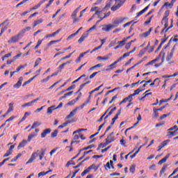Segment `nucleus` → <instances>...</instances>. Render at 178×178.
<instances>
[{"label":"nucleus","instance_id":"8fccbe9b","mask_svg":"<svg viewBox=\"0 0 178 178\" xmlns=\"http://www.w3.org/2000/svg\"><path fill=\"white\" fill-rule=\"evenodd\" d=\"M108 143H107V141H106V143H100L99 145V148H105V147H106V145H108Z\"/></svg>","mask_w":178,"mask_h":178},{"label":"nucleus","instance_id":"052dcab7","mask_svg":"<svg viewBox=\"0 0 178 178\" xmlns=\"http://www.w3.org/2000/svg\"><path fill=\"white\" fill-rule=\"evenodd\" d=\"M10 112H13V107L10 106L6 112V115H9V113H10Z\"/></svg>","mask_w":178,"mask_h":178},{"label":"nucleus","instance_id":"6ab92c4d","mask_svg":"<svg viewBox=\"0 0 178 178\" xmlns=\"http://www.w3.org/2000/svg\"><path fill=\"white\" fill-rule=\"evenodd\" d=\"M27 143H28L27 140H23L22 141V143H20L18 145L17 149H20V148H24V147H26V144H27Z\"/></svg>","mask_w":178,"mask_h":178},{"label":"nucleus","instance_id":"79ce46f5","mask_svg":"<svg viewBox=\"0 0 178 178\" xmlns=\"http://www.w3.org/2000/svg\"><path fill=\"white\" fill-rule=\"evenodd\" d=\"M42 23V19H38L36 21H34L33 27H36V26H38V24H41Z\"/></svg>","mask_w":178,"mask_h":178},{"label":"nucleus","instance_id":"b1692460","mask_svg":"<svg viewBox=\"0 0 178 178\" xmlns=\"http://www.w3.org/2000/svg\"><path fill=\"white\" fill-rule=\"evenodd\" d=\"M113 165V161L111 160L109 162H107L104 165L105 169L108 168V169H111V166Z\"/></svg>","mask_w":178,"mask_h":178},{"label":"nucleus","instance_id":"338daca9","mask_svg":"<svg viewBox=\"0 0 178 178\" xmlns=\"http://www.w3.org/2000/svg\"><path fill=\"white\" fill-rule=\"evenodd\" d=\"M143 13H145V12L143 10H140L137 13L136 17H140V16H141Z\"/></svg>","mask_w":178,"mask_h":178},{"label":"nucleus","instance_id":"ea45409f","mask_svg":"<svg viewBox=\"0 0 178 178\" xmlns=\"http://www.w3.org/2000/svg\"><path fill=\"white\" fill-rule=\"evenodd\" d=\"M88 104H90V98L86 101V102L83 103V104H81L80 106H79L78 108H79V109H83V108H84V106H86V105Z\"/></svg>","mask_w":178,"mask_h":178},{"label":"nucleus","instance_id":"f03ea898","mask_svg":"<svg viewBox=\"0 0 178 178\" xmlns=\"http://www.w3.org/2000/svg\"><path fill=\"white\" fill-rule=\"evenodd\" d=\"M125 19H126L125 17H124V18H119V17L115 18V19L113 22V24L114 27H118L119 24L123 23V22H124Z\"/></svg>","mask_w":178,"mask_h":178},{"label":"nucleus","instance_id":"bb28decb","mask_svg":"<svg viewBox=\"0 0 178 178\" xmlns=\"http://www.w3.org/2000/svg\"><path fill=\"white\" fill-rule=\"evenodd\" d=\"M45 151H47L46 149H42L41 153L39 155L40 161H42V158H44V155H45Z\"/></svg>","mask_w":178,"mask_h":178},{"label":"nucleus","instance_id":"a211bd4d","mask_svg":"<svg viewBox=\"0 0 178 178\" xmlns=\"http://www.w3.org/2000/svg\"><path fill=\"white\" fill-rule=\"evenodd\" d=\"M120 113H122V108H120L118 110V113L115 115L113 118H112V122H114V123L119 119V116H120Z\"/></svg>","mask_w":178,"mask_h":178},{"label":"nucleus","instance_id":"13d9d810","mask_svg":"<svg viewBox=\"0 0 178 178\" xmlns=\"http://www.w3.org/2000/svg\"><path fill=\"white\" fill-rule=\"evenodd\" d=\"M62 29H59L56 32H54L53 33H51V35H53V37H55V35H56V34H59V33H60Z\"/></svg>","mask_w":178,"mask_h":178},{"label":"nucleus","instance_id":"7ed1b4c3","mask_svg":"<svg viewBox=\"0 0 178 178\" xmlns=\"http://www.w3.org/2000/svg\"><path fill=\"white\" fill-rule=\"evenodd\" d=\"M115 140H116V138H115V133L114 132H111L107 136V138H106V141H107V143L108 144H111V143H113V141H115Z\"/></svg>","mask_w":178,"mask_h":178},{"label":"nucleus","instance_id":"6e6552de","mask_svg":"<svg viewBox=\"0 0 178 178\" xmlns=\"http://www.w3.org/2000/svg\"><path fill=\"white\" fill-rule=\"evenodd\" d=\"M77 13H79L78 10H75L71 15L72 19L74 20L73 23H77V22H80V19L76 17V16H77Z\"/></svg>","mask_w":178,"mask_h":178},{"label":"nucleus","instance_id":"9b49d317","mask_svg":"<svg viewBox=\"0 0 178 178\" xmlns=\"http://www.w3.org/2000/svg\"><path fill=\"white\" fill-rule=\"evenodd\" d=\"M80 109V107H76L75 109L72 111L70 114L66 117V119H70V118H73L76 113H77V111Z\"/></svg>","mask_w":178,"mask_h":178},{"label":"nucleus","instance_id":"a18cd8bd","mask_svg":"<svg viewBox=\"0 0 178 178\" xmlns=\"http://www.w3.org/2000/svg\"><path fill=\"white\" fill-rule=\"evenodd\" d=\"M41 60H42V59H41V58H37V60L35 62L34 67H37V66H38L40 65V62H41Z\"/></svg>","mask_w":178,"mask_h":178},{"label":"nucleus","instance_id":"58836bf2","mask_svg":"<svg viewBox=\"0 0 178 178\" xmlns=\"http://www.w3.org/2000/svg\"><path fill=\"white\" fill-rule=\"evenodd\" d=\"M36 136H37V135H35V134H31L28 136V139L26 141L28 143H30V141H31V140H33V138H34V137H36Z\"/></svg>","mask_w":178,"mask_h":178},{"label":"nucleus","instance_id":"0eeeda50","mask_svg":"<svg viewBox=\"0 0 178 178\" xmlns=\"http://www.w3.org/2000/svg\"><path fill=\"white\" fill-rule=\"evenodd\" d=\"M89 35L90 34L88 33V32L83 33L81 38L78 40L79 44H81L84 41V40H86V38H88Z\"/></svg>","mask_w":178,"mask_h":178},{"label":"nucleus","instance_id":"9d476101","mask_svg":"<svg viewBox=\"0 0 178 178\" xmlns=\"http://www.w3.org/2000/svg\"><path fill=\"white\" fill-rule=\"evenodd\" d=\"M51 131H52V129H46L43 132L41 133V138H45L47 137V134H51Z\"/></svg>","mask_w":178,"mask_h":178},{"label":"nucleus","instance_id":"dca6fc26","mask_svg":"<svg viewBox=\"0 0 178 178\" xmlns=\"http://www.w3.org/2000/svg\"><path fill=\"white\" fill-rule=\"evenodd\" d=\"M88 169L89 170V172L92 170H95V172H97L98 169H99V165H96L95 164H92L88 168Z\"/></svg>","mask_w":178,"mask_h":178},{"label":"nucleus","instance_id":"774afa93","mask_svg":"<svg viewBox=\"0 0 178 178\" xmlns=\"http://www.w3.org/2000/svg\"><path fill=\"white\" fill-rule=\"evenodd\" d=\"M49 79H51V76H48L46 79H42L41 81L42 83H47V81H49Z\"/></svg>","mask_w":178,"mask_h":178},{"label":"nucleus","instance_id":"c85d7f7f","mask_svg":"<svg viewBox=\"0 0 178 178\" xmlns=\"http://www.w3.org/2000/svg\"><path fill=\"white\" fill-rule=\"evenodd\" d=\"M127 41V39L124 38L122 41H118L117 44H118V45H120V47L122 48V47L124 46V42H126Z\"/></svg>","mask_w":178,"mask_h":178},{"label":"nucleus","instance_id":"2f4dec72","mask_svg":"<svg viewBox=\"0 0 178 178\" xmlns=\"http://www.w3.org/2000/svg\"><path fill=\"white\" fill-rule=\"evenodd\" d=\"M38 126H41V123L38 122H34L31 127V130H33V129H35V127H38Z\"/></svg>","mask_w":178,"mask_h":178},{"label":"nucleus","instance_id":"393cba45","mask_svg":"<svg viewBox=\"0 0 178 178\" xmlns=\"http://www.w3.org/2000/svg\"><path fill=\"white\" fill-rule=\"evenodd\" d=\"M151 31H152V28H150L147 31L143 33V37H145V38H147V37H148L151 34Z\"/></svg>","mask_w":178,"mask_h":178},{"label":"nucleus","instance_id":"473e14b6","mask_svg":"<svg viewBox=\"0 0 178 178\" xmlns=\"http://www.w3.org/2000/svg\"><path fill=\"white\" fill-rule=\"evenodd\" d=\"M115 65H117V62H114L110 65H108V67L109 68L106 70V72H108V70H112V69H115Z\"/></svg>","mask_w":178,"mask_h":178},{"label":"nucleus","instance_id":"de8ad7c7","mask_svg":"<svg viewBox=\"0 0 178 178\" xmlns=\"http://www.w3.org/2000/svg\"><path fill=\"white\" fill-rule=\"evenodd\" d=\"M153 112H154V118H159V114L158 113L157 108H154Z\"/></svg>","mask_w":178,"mask_h":178},{"label":"nucleus","instance_id":"603ef678","mask_svg":"<svg viewBox=\"0 0 178 178\" xmlns=\"http://www.w3.org/2000/svg\"><path fill=\"white\" fill-rule=\"evenodd\" d=\"M172 27H173V19H171L170 26L165 29V33H168V31H169V30H170V29H172Z\"/></svg>","mask_w":178,"mask_h":178},{"label":"nucleus","instance_id":"bf43d9fd","mask_svg":"<svg viewBox=\"0 0 178 178\" xmlns=\"http://www.w3.org/2000/svg\"><path fill=\"white\" fill-rule=\"evenodd\" d=\"M141 91H144V90H141L140 88H138L134 91V93L136 95H138V94H140L141 92Z\"/></svg>","mask_w":178,"mask_h":178},{"label":"nucleus","instance_id":"4d7b16f0","mask_svg":"<svg viewBox=\"0 0 178 178\" xmlns=\"http://www.w3.org/2000/svg\"><path fill=\"white\" fill-rule=\"evenodd\" d=\"M86 84L85 83H82L80 86H79V90L76 92H80V91H81V90H83V88H84L86 87Z\"/></svg>","mask_w":178,"mask_h":178},{"label":"nucleus","instance_id":"6e6d98bb","mask_svg":"<svg viewBox=\"0 0 178 178\" xmlns=\"http://www.w3.org/2000/svg\"><path fill=\"white\" fill-rule=\"evenodd\" d=\"M54 1L55 0H49V3L45 6L46 9H48V8H49V6L54 3Z\"/></svg>","mask_w":178,"mask_h":178},{"label":"nucleus","instance_id":"72a5a7b5","mask_svg":"<svg viewBox=\"0 0 178 178\" xmlns=\"http://www.w3.org/2000/svg\"><path fill=\"white\" fill-rule=\"evenodd\" d=\"M133 42H136V39L134 40H131L127 43V46L125 47L126 49H130V47H131V44H133Z\"/></svg>","mask_w":178,"mask_h":178},{"label":"nucleus","instance_id":"5fc2aeb1","mask_svg":"<svg viewBox=\"0 0 178 178\" xmlns=\"http://www.w3.org/2000/svg\"><path fill=\"white\" fill-rule=\"evenodd\" d=\"M74 104H76V100L72 99L70 102L67 103V105L69 106H72V105H74Z\"/></svg>","mask_w":178,"mask_h":178},{"label":"nucleus","instance_id":"f3484780","mask_svg":"<svg viewBox=\"0 0 178 178\" xmlns=\"http://www.w3.org/2000/svg\"><path fill=\"white\" fill-rule=\"evenodd\" d=\"M169 156H170V154H167L163 159L159 161L158 165H162V163H165L166 161L169 159Z\"/></svg>","mask_w":178,"mask_h":178},{"label":"nucleus","instance_id":"680f3d73","mask_svg":"<svg viewBox=\"0 0 178 178\" xmlns=\"http://www.w3.org/2000/svg\"><path fill=\"white\" fill-rule=\"evenodd\" d=\"M30 30H31V26H28L24 29H22V33H26V31H30Z\"/></svg>","mask_w":178,"mask_h":178},{"label":"nucleus","instance_id":"cd10ccee","mask_svg":"<svg viewBox=\"0 0 178 178\" xmlns=\"http://www.w3.org/2000/svg\"><path fill=\"white\" fill-rule=\"evenodd\" d=\"M58 133H59L58 129L54 130V132L51 134V138H55V137H57Z\"/></svg>","mask_w":178,"mask_h":178},{"label":"nucleus","instance_id":"1a4fd4ad","mask_svg":"<svg viewBox=\"0 0 178 178\" xmlns=\"http://www.w3.org/2000/svg\"><path fill=\"white\" fill-rule=\"evenodd\" d=\"M112 29H115V26L112 25V24H106L104 26V27L102 28L103 31H111V30H112Z\"/></svg>","mask_w":178,"mask_h":178},{"label":"nucleus","instance_id":"f704fd0d","mask_svg":"<svg viewBox=\"0 0 178 178\" xmlns=\"http://www.w3.org/2000/svg\"><path fill=\"white\" fill-rule=\"evenodd\" d=\"M44 3V1H40L39 3L37 5L34 6L33 8H32V10H35V9H38Z\"/></svg>","mask_w":178,"mask_h":178},{"label":"nucleus","instance_id":"4be33fe9","mask_svg":"<svg viewBox=\"0 0 178 178\" xmlns=\"http://www.w3.org/2000/svg\"><path fill=\"white\" fill-rule=\"evenodd\" d=\"M147 52V48H144L143 49H141L140 51H139V54H138V56L139 58H143V55H145V53Z\"/></svg>","mask_w":178,"mask_h":178},{"label":"nucleus","instance_id":"4468645a","mask_svg":"<svg viewBox=\"0 0 178 178\" xmlns=\"http://www.w3.org/2000/svg\"><path fill=\"white\" fill-rule=\"evenodd\" d=\"M165 52L161 51L159 56L153 60V62H154V63H156V62H159V60H161V56H163V59H165Z\"/></svg>","mask_w":178,"mask_h":178},{"label":"nucleus","instance_id":"4c0bfd02","mask_svg":"<svg viewBox=\"0 0 178 178\" xmlns=\"http://www.w3.org/2000/svg\"><path fill=\"white\" fill-rule=\"evenodd\" d=\"M22 108H29L30 106H33V102H29L24 105L22 106Z\"/></svg>","mask_w":178,"mask_h":178},{"label":"nucleus","instance_id":"7c9ffc66","mask_svg":"<svg viewBox=\"0 0 178 178\" xmlns=\"http://www.w3.org/2000/svg\"><path fill=\"white\" fill-rule=\"evenodd\" d=\"M174 3H172V1L170 3L166 2V3H164V5L162 6V8H165V6H169L170 9H172L173 8V4Z\"/></svg>","mask_w":178,"mask_h":178},{"label":"nucleus","instance_id":"412c9836","mask_svg":"<svg viewBox=\"0 0 178 178\" xmlns=\"http://www.w3.org/2000/svg\"><path fill=\"white\" fill-rule=\"evenodd\" d=\"M170 142V140H165L163 141L162 143L159 146V148H160V149H162V148H163V147H165V145H168V143H169Z\"/></svg>","mask_w":178,"mask_h":178},{"label":"nucleus","instance_id":"f257e3e1","mask_svg":"<svg viewBox=\"0 0 178 178\" xmlns=\"http://www.w3.org/2000/svg\"><path fill=\"white\" fill-rule=\"evenodd\" d=\"M124 3V1H123L122 0H115V4L111 7V10L113 12H116L118 9H120V8L123 6Z\"/></svg>","mask_w":178,"mask_h":178},{"label":"nucleus","instance_id":"5701e85b","mask_svg":"<svg viewBox=\"0 0 178 178\" xmlns=\"http://www.w3.org/2000/svg\"><path fill=\"white\" fill-rule=\"evenodd\" d=\"M97 59L98 60H109V59H111L110 57H108V56H97Z\"/></svg>","mask_w":178,"mask_h":178},{"label":"nucleus","instance_id":"09e8293b","mask_svg":"<svg viewBox=\"0 0 178 178\" xmlns=\"http://www.w3.org/2000/svg\"><path fill=\"white\" fill-rule=\"evenodd\" d=\"M129 171L131 173L134 174V172H136V165H132L131 166V168H129Z\"/></svg>","mask_w":178,"mask_h":178},{"label":"nucleus","instance_id":"aec40b11","mask_svg":"<svg viewBox=\"0 0 178 178\" xmlns=\"http://www.w3.org/2000/svg\"><path fill=\"white\" fill-rule=\"evenodd\" d=\"M54 111H56V108L55 107V106H51L50 107H49L47 108V115H51L52 112H54Z\"/></svg>","mask_w":178,"mask_h":178},{"label":"nucleus","instance_id":"20e7f679","mask_svg":"<svg viewBox=\"0 0 178 178\" xmlns=\"http://www.w3.org/2000/svg\"><path fill=\"white\" fill-rule=\"evenodd\" d=\"M176 49V47L174 46L171 51L167 54L166 60L167 62H170L172 60V58H173V54H175V50Z\"/></svg>","mask_w":178,"mask_h":178},{"label":"nucleus","instance_id":"f8f14e48","mask_svg":"<svg viewBox=\"0 0 178 178\" xmlns=\"http://www.w3.org/2000/svg\"><path fill=\"white\" fill-rule=\"evenodd\" d=\"M90 12H95V15H99L102 13V9L99 8L97 6L93 7L90 9Z\"/></svg>","mask_w":178,"mask_h":178},{"label":"nucleus","instance_id":"69168bd1","mask_svg":"<svg viewBox=\"0 0 178 178\" xmlns=\"http://www.w3.org/2000/svg\"><path fill=\"white\" fill-rule=\"evenodd\" d=\"M99 72H100V71L96 72H93V73L89 76V79H94V77H95L96 74H97Z\"/></svg>","mask_w":178,"mask_h":178},{"label":"nucleus","instance_id":"37998d69","mask_svg":"<svg viewBox=\"0 0 178 178\" xmlns=\"http://www.w3.org/2000/svg\"><path fill=\"white\" fill-rule=\"evenodd\" d=\"M166 168H168V165H164L160 171V176H162V174L165 173V172L166 170Z\"/></svg>","mask_w":178,"mask_h":178},{"label":"nucleus","instance_id":"423d86ee","mask_svg":"<svg viewBox=\"0 0 178 178\" xmlns=\"http://www.w3.org/2000/svg\"><path fill=\"white\" fill-rule=\"evenodd\" d=\"M38 152H40V150H37L36 152L32 154L31 159L26 162V165H28V163H33V161H35V158L38 156Z\"/></svg>","mask_w":178,"mask_h":178},{"label":"nucleus","instance_id":"39448f33","mask_svg":"<svg viewBox=\"0 0 178 178\" xmlns=\"http://www.w3.org/2000/svg\"><path fill=\"white\" fill-rule=\"evenodd\" d=\"M19 40H20V34L12 37L11 40H8V44H16V42H18Z\"/></svg>","mask_w":178,"mask_h":178},{"label":"nucleus","instance_id":"ddd939ff","mask_svg":"<svg viewBox=\"0 0 178 178\" xmlns=\"http://www.w3.org/2000/svg\"><path fill=\"white\" fill-rule=\"evenodd\" d=\"M22 83H23V76H20L16 84L13 86L14 88H20L22 87Z\"/></svg>","mask_w":178,"mask_h":178},{"label":"nucleus","instance_id":"c03bdc74","mask_svg":"<svg viewBox=\"0 0 178 178\" xmlns=\"http://www.w3.org/2000/svg\"><path fill=\"white\" fill-rule=\"evenodd\" d=\"M69 123H70V121L64 122L63 124L58 126V129H63V127H66V126H67V124H69Z\"/></svg>","mask_w":178,"mask_h":178},{"label":"nucleus","instance_id":"864d4df0","mask_svg":"<svg viewBox=\"0 0 178 178\" xmlns=\"http://www.w3.org/2000/svg\"><path fill=\"white\" fill-rule=\"evenodd\" d=\"M80 131H87V129H79L73 132V134H77V133H80Z\"/></svg>","mask_w":178,"mask_h":178},{"label":"nucleus","instance_id":"2eb2a0df","mask_svg":"<svg viewBox=\"0 0 178 178\" xmlns=\"http://www.w3.org/2000/svg\"><path fill=\"white\" fill-rule=\"evenodd\" d=\"M164 24V29H168V26H169V18H166L165 17H163L162 21H161V24Z\"/></svg>","mask_w":178,"mask_h":178},{"label":"nucleus","instance_id":"c756f323","mask_svg":"<svg viewBox=\"0 0 178 178\" xmlns=\"http://www.w3.org/2000/svg\"><path fill=\"white\" fill-rule=\"evenodd\" d=\"M60 41H62V39L58 40H51L48 43L47 47H51V45H52L53 44H56V42H60Z\"/></svg>","mask_w":178,"mask_h":178},{"label":"nucleus","instance_id":"3c124183","mask_svg":"<svg viewBox=\"0 0 178 178\" xmlns=\"http://www.w3.org/2000/svg\"><path fill=\"white\" fill-rule=\"evenodd\" d=\"M29 0H23L22 1H21L19 3L16 5V8H19V6H22V5H24V3H26V2H28Z\"/></svg>","mask_w":178,"mask_h":178},{"label":"nucleus","instance_id":"e2e57ef3","mask_svg":"<svg viewBox=\"0 0 178 178\" xmlns=\"http://www.w3.org/2000/svg\"><path fill=\"white\" fill-rule=\"evenodd\" d=\"M46 175H48V172H40L38 175V177H41V176H45Z\"/></svg>","mask_w":178,"mask_h":178},{"label":"nucleus","instance_id":"0e129e2a","mask_svg":"<svg viewBox=\"0 0 178 178\" xmlns=\"http://www.w3.org/2000/svg\"><path fill=\"white\" fill-rule=\"evenodd\" d=\"M124 99L127 102L129 101V102H133V98L130 97V95H129L127 97H125Z\"/></svg>","mask_w":178,"mask_h":178},{"label":"nucleus","instance_id":"a19ab883","mask_svg":"<svg viewBox=\"0 0 178 178\" xmlns=\"http://www.w3.org/2000/svg\"><path fill=\"white\" fill-rule=\"evenodd\" d=\"M13 151H10V150H7L6 154L3 156V158H6L8 156H9V155H12Z\"/></svg>","mask_w":178,"mask_h":178},{"label":"nucleus","instance_id":"49530a36","mask_svg":"<svg viewBox=\"0 0 178 178\" xmlns=\"http://www.w3.org/2000/svg\"><path fill=\"white\" fill-rule=\"evenodd\" d=\"M87 173H90V170L88 168L84 170L83 172L81 174V175L82 176V177H84V176H86Z\"/></svg>","mask_w":178,"mask_h":178},{"label":"nucleus","instance_id":"c9c22d12","mask_svg":"<svg viewBox=\"0 0 178 178\" xmlns=\"http://www.w3.org/2000/svg\"><path fill=\"white\" fill-rule=\"evenodd\" d=\"M173 41H174V42H177L178 39L177 38L173 39L172 38H171V39L168 42V45L165 48H168V47H169L170 45V42H173Z\"/></svg>","mask_w":178,"mask_h":178},{"label":"nucleus","instance_id":"a878e982","mask_svg":"<svg viewBox=\"0 0 178 178\" xmlns=\"http://www.w3.org/2000/svg\"><path fill=\"white\" fill-rule=\"evenodd\" d=\"M69 64H70V61H67L66 63H64L62 65H59L58 69L60 70H63V69H65V67Z\"/></svg>","mask_w":178,"mask_h":178},{"label":"nucleus","instance_id":"e433bc0d","mask_svg":"<svg viewBox=\"0 0 178 178\" xmlns=\"http://www.w3.org/2000/svg\"><path fill=\"white\" fill-rule=\"evenodd\" d=\"M91 148H95V146L94 145H90L86 147H83L81 149V151H87V149H91Z\"/></svg>","mask_w":178,"mask_h":178}]
</instances>
